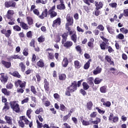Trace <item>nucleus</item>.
<instances>
[{"label":"nucleus","instance_id":"23","mask_svg":"<svg viewBox=\"0 0 128 128\" xmlns=\"http://www.w3.org/2000/svg\"><path fill=\"white\" fill-rule=\"evenodd\" d=\"M48 14L51 18H56L58 16V13L54 11H48Z\"/></svg>","mask_w":128,"mask_h":128},{"label":"nucleus","instance_id":"42","mask_svg":"<svg viewBox=\"0 0 128 128\" xmlns=\"http://www.w3.org/2000/svg\"><path fill=\"white\" fill-rule=\"evenodd\" d=\"M90 62H92V59H90L89 60L84 64V70H88L90 68Z\"/></svg>","mask_w":128,"mask_h":128},{"label":"nucleus","instance_id":"36","mask_svg":"<svg viewBox=\"0 0 128 128\" xmlns=\"http://www.w3.org/2000/svg\"><path fill=\"white\" fill-rule=\"evenodd\" d=\"M102 82V80L100 78H96L94 80V83L95 84H100V82Z\"/></svg>","mask_w":128,"mask_h":128},{"label":"nucleus","instance_id":"25","mask_svg":"<svg viewBox=\"0 0 128 128\" xmlns=\"http://www.w3.org/2000/svg\"><path fill=\"white\" fill-rule=\"evenodd\" d=\"M2 64H3V65L4 66H6V68H10L11 64L10 62H7L4 60H2Z\"/></svg>","mask_w":128,"mask_h":128},{"label":"nucleus","instance_id":"18","mask_svg":"<svg viewBox=\"0 0 128 128\" xmlns=\"http://www.w3.org/2000/svg\"><path fill=\"white\" fill-rule=\"evenodd\" d=\"M94 78L92 77L88 78L87 79V82L92 88L94 86Z\"/></svg>","mask_w":128,"mask_h":128},{"label":"nucleus","instance_id":"27","mask_svg":"<svg viewBox=\"0 0 128 128\" xmlns=\"http://www.w3.org/2000/svg\"><path fill=\"white\" fill-rule=\"evenodd\" d=\"M18 58V60H22V56L18 55H14V56H10L9 58V60H16Z\"/></svg>","mask_w":128,"mask_h":128},{"label":"nucleus","instance_id":"6","mask_svg":"<svg viewBox=\"0 0 128 128\" xmlns=\"http://www.w3.org/2000/svg\"><path fill=\"white\" fill-rule=\"evenodd\" d=\"M60 18H58L53 21L52 26L53 28H56L57 26H60Z\"/></svg>","mask_w":128,"mask_h":128},{"label":"nucleus","instance_id":"39","mask_svg":"<svg viewBox=\"0 0 128 128\" xmlns=\"http://www.w3.org/2000/svg\"><path fill=\"white\" fill-rule=\"evenodd\" d=\"M70 116H72V114L70 113H68L66 116H64L63 117V120L64 122H66L70 118Z\"/></svg>","mask_w":128,"mask_h":128},{"label":"nucleus","instance_id":"59","mask_svg":"<svg viewBox=\"0 0 128 128\" xmlns=\"http://www.w3.org/2000/svg\"><path fill=\"white\" fill-rule=\"evenodd\" d=\"M30 88L31 92H32L34 93V94H36V88H34V86H31Z\"/></svg>","mask_w":128,"mask_h":128},{"label":"nucleus","instance_id":"45","mask_svg":"<svg viewBox=\"0 0 128 128\" xmlns=\"http://www.w3.org/2000/svg\"><path fill=\"white\" fill-rule=\"evenodd\" d=\"M21 128H24V120L20 119V120L18 122Z\"/></svg>","mask_w":128,"mask_h":128},{"label":"nucleus","instance_id":"53","mask_svg":"<svg viewBox=\"0 0 128 128\" xmlns=\"http://www.w3.org/2000/svg\"><path fill=\"white\" fill-rule=\"evenodd\" d=\"M82 124L83 126H90V124L89 121H86L84 120H82Z\"/></svg>","mask_w":128,"mask_h":128},{"label":"nucleus","instance_id":"49","mask_svg":"<svg viewBox=\"0 0 128 128\" xmlns=\"http://www.w3.org/2000/svg\"><path fill=\"white\" fill-rule=\"evenodd\" d=\"M84 2L85 4H86L90 6V2L92 4V2H94V0H84Z\"/></svg>","mask_w":128,"mask_h":128},{"label":"nucleus","instance_id":"32","mask_svg":"<svg viewBox=\"0 0 128 128\" xmlns=\"http://www.w3.org/2000/svg\"><path fill=\"white\" fill-rule=\"evenodd\" d=\"M74 64L76 68H80V66H82V64L78 60L74 61Z\"/></svg>","mask_w":128,"mask_h":128},{"label":"nucleus","instance_id":"61","mask_svg":"<svg viewBox=\"0 0 128 128\" xmlns=\"http://www.w3.org/2000/svg\"><path fill=\"white\" fill-rule=\"evenodd\" d=\"M10 108V107L8 106V103L6 102L4 104V106L3 108V110H8Z\"/></svg>","mask_w":128,"mask_h":128},{"label":"nucleus","instance_id":"44","mask_svg":"<svg viewBox=\"0 0 128 128\" xmlns=\"http://www.w3.org/2000/svg\"><path fill=\"white\" fill-rule=\"evenodd\" d=\"M111 105H112V104L110 101H107L103 103V106L107 108H110V106Z\"/></svg>","mask_w":128,"mask_h":128},{"label":"nucleus","instance_id":"60","mask_svg":"<svg viewBox=\"0 0 128 128\" xmlns=\"http://www.w3.org/2000/svg\"><path fill=\"white\" fill-rule=\"evenodd\" d=\"M26 82H22V80H20V88H24L26 86Z\"/></svg>","mask_w":128,"mask_h":128},{"label":"nucleus","instance_id":"58","mask_svg":"<svg viewBox=\"0 0 128 128\" xmlns=\"http://www.w3.org/2000/svg\"><path fill=\"white\" fill-rule=\"evenodd\" d=\"M28 100H30V98H26L22 101V104H26V102H28Z\"/></svg>","mask_w":128,"mask_h":128},{"label":"nucleus","instance_id":"11","mask_svg":"<svg viewBox=\"0 0 128 128\" xmlns=\"http://www.w3.org/2000/svg\"><path fill=\"white\" fill-rule=\"evenodd\" d=\"M66 20L68 22V24H74V18L72 16H70V15L68 14L66 16Z\"/></svg>","mask_w":128,"mask_h":128},{"label":"nucleus","instance_id":"33","mask_svg":"<svg viewBox=\"0 0 128 128\" xmlns=\"http://www.w3.org/2000/svg\"><path fill=\"white\" fill-rule=\"evenodd\" d=\"M107 86H102V87H100V92H102V94H106V92L107 91Z\"/></svg>","mask_w":128,"mask_h":128},{"label":"nucleus","instance_id":"64","mask_svg":"<svg viewBox=\"0 0 128 128\" xmlns=\"http://www.w3.org/2000/svg\"><path fill=\"white\" fill-rule=\"evenodd\" d=\"M124 16H128V9L124 10Z\"/></svg>","mask_w":128,"mask_h":128},{"label":"nucleus","instance_id":"26","mask_svg":"<svg viewBox=\"0 0 128 128\" xmlns=\"http://www.w3.org/2000/svg\"><path fill=\"white\" fill-rule=\"evenodd\" d=\"M68 32L64 33V34L62 35V38H63L62 41V44H64V42H66V38H68Z\"/></svg>","mask_w":128,"mask_h":128},{"label":"nucleus","instance_id":"20","mask_svg":"<svg viewBox=\"0 0 128 128\" xmlns=\"http://www.w3.org/2000/svg\"><path fill=\"white\" fill-rule=\"evenodd\" d=\"M10 74L12 76H14L15 78H20V73L18 72L15 71L14 72H10Z\"/></svg>","mask_w":128,"mask_h":128},{"label":"nucleus","instance_id":"47","mask_svg":"<svg viewBox=\"0 0 128 128\" xmlns=\"http://www.w3.org/2000/svg\"><path fill=\"white\" fill-rule=\"evenodd\" d=\"M120 31L121 32H122V34H128V29H126V28H121L120 29Z\"/></svg>","mask_w":128,"mask_h":128},{"label":"nucleus","instance_id":"22","mask_svg":"<svg viewBox=\"0 0 128 128\" xmlns=\"http://www.w3.org/2000/svg\"><path fill=\"white\" fill-rule=\"evenodd\" d=\"M42 104L45 106H48L50 105V101L46 100V98H44L42 100Z\"/></svg>","mask_w":128,"mask_h":128},{"label":"nucleus","instance_id":"9","mask_svg":"<svg viewBox=\"0 0 128 128\" xmlns=\"http://www.w3.org/2000/svg\"><path fill=\"white\" fill-rule=\"evenodd\" d=\"M4 120L8 124H9V126H12V117L6 116L4 117Z\"/></svg>","mask_w":128,"mask_h":128},{"label":"nucleus","instance_id":"14","mask_svg":"<svg viewBox=\"0 0 128 128\" xmlns=\"http://www.w3.org/2000/svg\"><path fill=\"white\" fill-rule=\"evenodd\" d=\"M95 6H96V10H100V8H102V6H104V4L102 2H95Z\"/></svg>","mask_w":128,"mask_h":128},{"label":"nucleus","instance_id":"56","mask_svg":"<svg viewBox=\"0 0 128 128\" xmlns=\"http://www.w3.org/2000/svg\"><path fill=\"white\" fill-rule=\"evenodd\" d=\"M69 34L72 37V36L76 35V32L74 30H72L70 32Z\"/></svg>","mask_w":128,"mask_h":128},{"label":"nucleus","instance_id":"4","mask_svg":"<svg viewBox=\"0 0 128 128\" xmlns=\"http://www.w3.org/2000/svg\"><path fill=\"white\" fill-rule=\"evenodd\" d=\"M4 6L6 8H16V3L14 1L10 0L9 2H6L4 3Z\"/></svg>","mask_w":128,"mask_h":128},{"label":"nucleus","instance_id":"63","mask_svg":"<svg viewBox=\"0 0 128 128\" xmlns=\"http://www.w3.org/2000/svg\"><path fill=\"white\" fill-rule=\"evenodd\" d=\"M33 12L34 14H36V16H40V12L38 10V9H34L33 10Z\"/></svg>","mask_w":128,"mask_h":128},{"label":"nucleus","instance_id":"51","mask_svg":"<svg viewBox=\"0 0 128 128\" xmlns=\"http://www.w3.org/2000/svg\"><path fill=\"white\" fill-rule=\"evenodd\" d=\"M97 28L100 30L101 32H104V27L102 24H100L98 26Z\"/></svg>","mask_w":128,"mask_h":128},{"label":"nucleus","instance_id":"16","mask_svg":"<svg viewBox=\"0 0 128 128\" xmlns=\"http://www.w3.org/2000/svg\"><path fill=\"white\" fill-rule=\"evenodd\" d=\"M68 64V58H64L62 62V66H63V68H66Z\"/></svg>","mask_w":128,"mask_h":128},{"label":"nucleus","instance_id":"5","mask_svg":"<svg viewBox=\"0 0 128 128\" xmlns=\"http://www.w3.org/2000/svg\"><path fill=\"white\" fill-rule=\"evenodd\" d=\"M70 92H74L76 90V82H74L72 85L67 88Z\"/></svg>","mask_w":128,"mask_h":128},{"label":"nucleus","instance_id":"15","mask_svg":"<svg viewBox=\"0 0 128 128\" xmlns=\"http://www.w3.org/2000/svg\"><path fill=\"white\" fill-rule=\"evenodd\" d=\"M63 44L64 46L66 48H70L72 46V41H67L65 43H64Z\"/></svg>","mask_w":128,"mask_h":128},{"label":"nucleus","instance_id":"38","mask_svg":"<svg viewBox=\"0 0 128 128\" xmlns=\"http://www.w3.org/2000/svg\"><path fill=\"white\" fill-rule=\"evenodd\" d=\"M105 59L107 60L110 64H114V62L112 61V59L110 58V57H109L108 56H106L105 57Z\"/></svg>","mask_w":128,"mask_h":128},{"label":"nucleus","instance_id":"2","mask_svg":"<svg viewBox=\"0 0 128 128\" xmlns=\"http://www.w3.org/2000/svg\"><path fill=\"white\" fill-rule=\"evenodd\" d=\"M101 38L104 42H102L101 44H100V47L101 50H104L106 48H108V40L104 36H101Z\"/></svg>","mask_w":128,"mask_h":128},{"label":"nucleus","instance_id":"13","mask_svg":"<svg viewBox=\"0 0 128 128\" xmlns=\"http://www.w3.org/2000/svg\"><path fill=\"white\" fill-rule=\"evenodd\" d=\"M44 88L46 92H48L50 90V83L48 82L46 79L44 80Z\"/></svg>","mask_w":128,"mask_h":128},{"label":"nucleus","instance_id":"24","mask_svg":"<svg viewBox=\"0 0 128 128\" xmlns=\"http://www.w3.org/2000/svg\"><path fill=\"white\" fill-rule=\"evenodd\" d=\"M106 28L110 34H114V29L113 27L110 26V25H107L106 26Z\"/></svg>","mask_w":128,"mask_h":128},{"label":"nucleus","instance_id":"48","mask_svg":"<svg viewBox=\"0 0 128 128\" xmlns=\"http://www.w3.org/2000/svg\"><path fill=\"white\" fill-rule=\"evenodd\" d=\"M13 28L16 32H20L21 30L20 27L18 26H14Z\"/></svg>","mask_w":128,"mask_h":128},{"label":"nucleus","instance_id":"35","mask_svg":"<svg viewBox=\"0 0 128 128\" xmlns=\"http://www.w3.org/2000/svg\"><path fill=\"white\" fill-rule=\"evenodd\" d=\"M37 66L40 68H42L44 66V64L42 60H40L39 62H37Z\"/></svg>","mask_w":128,"mask_h":128},{"label":"nucleus","instance_id":"34","mask_svg":"<svg viewBox=\"0 0 128 128\" xmlns=\"http://www.w3.org/2000/svg\"><path fill=\"white\" fill-rule=\"evenodd\" d=\"M56 8L58 10H62L66 8V6H64V4H60L57 6Z\"/></svg>","mask_w":128,"mask_h":128},{"label":"nucleus","instance_id":"62","mask_svg":"<svg viewBox=\"0 0 128 128\" xmlns=\"http://www.w3.org/2000/svg\"><path fill=\"white\" fill-rule=\"evenodd\" d=\"M109 6H111V8H116L118 4L116 2L110 3L109 4Z\"/></svg>","mask_w":128,"mask_h":128},{"label":"nucleus","instance_id":"31","mask_svg":"<svg viewBox=\"0 0 128 128\" xmlns=\"http://www.w3.org/2000/svg\"><path fill=\"white\" fill-rule=\"evenodd\" d=\"M20 26L23 30H28V24H26L24 22H21Z\"/></svg>","mask_w":128,"mask_h":128},{"label":"nucleus","instance_id":"55","mask_svg":"<svg viewBox=\"0 0 128 128\" xmlns=\"http://www.w3.org/2000/svg\"><path fill=\"white\" fill-rule=\"evenodd\" d=\"M96 109L98 110V112H99V114H104V112H106L104 110L100 109L98 107H96Z\"/></svg>","mask_w":128,"mask_h":128},{"label":"nucleus","instance_id":"1","mask_svg":"<svg viewBox=\"0 0 128 128\" xmlns=\"http://www.w3.org/2000/svg\"><path fill=\"white\" fill-rule=\"evenodd\" d=\"M11 108L16 112H20V105L18 104L16 101H12L10 102Z\"/></svg>","mask_w":128,"mask_h":128},{"label":"nucleus","instance_id":"19","mask_svg":"<svg viewBox=\"0 0 128 128\" xmlns=\"http://www.w3.org/2000/svg\"><path fill=\"white\" fill-rule=\"evenodd\" d=\"M94 38H91L90 40V41L88 43V46L90 48H94Z\"/></svg>","mask_w":128,"mask_h":128},{"label":"nucleus","instance_id":"57","mask_svg":"<svg viewBox=\"0 0 128 128\" xmlns=\"http://www.w3.org/2000/svg\"><path fill=\"white\" fill-rule=\"evenodd\" d=\"M28 48H24V49L23 50L24 56H26L28 54Z\"/></svg>","mask_w":128,"mask_h":128},{"label":"nucleus","instance_id":"21","mask_svg":"<svg viewBox=\"0 0 128 128\" xmlns=\"http://www.w3.org/2000/svg\"><path fill=\"white\" fill-rule=\"evenodd\" d=\"M20 120H23V122H24L26 124H30V120H28V118H26V116H20Z\"/></svg>","mask_w":128,"mask_h":128},{"label":"nucleus","instance_id":"12","mask_svg":"<svg viewBox=\"0 0 128 128\" xmlns=\"http://www.w3.org/2000/svg\"><path fill=\"white\" fill-rule=\"evenodd\" d=\"M46 16H48V9H45L44 11L42 12V14L39 16V18H41V20H43V18H46Z\"/></svg>","mask_w":128,"mask_h":128},{"label":"nucleus","instance_id":"8","mask_svg":"<svg viewBox=\"0 0 128 128\" xmlns=\"http://www.w3.org/2000/svg\"><path fill=\"white\" fill-rule=\"evenodd\" d=\"M2 34H5V36L6 38H10V34H12V31L10 30H8L6 31V30L3 29L1 30Z\"/></svg>","mask_w":128,"mask_h":128},{"label":"nucleus","instance_id":"37","mask_svg":"<svg viewBox=\"0 0 128 128\" xmlns=\"http://www.w3.org/2000/svg\"><path fill=\"white\" fill-rule=\"evenodd\" d=\"M83 88L86 90L90 88V86L88 84V83L84 82L82 83Z\"/></svg>","mask_w":128,"mask_h":128},{"label":"nucleus","instance_id":"43","mask_svg":"<svg viewBox=\"0 0 128 128\" xmlns=\"http://www.w3.org/2000/svg\"><path fill=\"white\" fill-rule=\"evenodd\" d=\"M26 20H27L28 24L30 26H32V24H33L32 18H30V17H27Z\"/></svg>","mask_w":128,"mask_h":128},{"label":"nucleus","instance_id":"10","mask_svg":"<svg viewBox=\"0 0 128 128\" xmlns=\"http://www.w3.org/2000/svg\"><path fill=\"white\" fill-rule=\"evenodd\" d=\"M13 14H14V11L9 10L7 12L6 16L8 20H12V16Z\"/></svg>","mask_w":128,"mask_h":128},{"label":"nucleus","instance_id":"3","mask_svg":"<svg viewBox=\"0 0 128 128\" xmlns=\"http://www.w3.org/2000/svg\"><path fill=\"white\" fill-rule=\"evenodd\" d=\"M108 120L116 124L118 122V116H114V114L110 113L108 116Z\"/></svg>","mask_w":128,"mask_h":128},{"label":"nucleus","instance_id":"29","mask_svg":"<svg viewBox=\"0 0 128 128\" xmlns=\"http://www.w3.org/2000/svg\"><path fill=\"white\" fill-rule=\"evenodd\" d=\"M2 92L5 96H10V92L8 91V90L6 88H3L2 89Z\"/></svg>","mask_w":128,"mask_h":128},{"label":"nucleus","instance_id":"54","mask_svg":"<svg viewBox=\"0 0 128 128\" xmlns=\"http://www.w3.org/2000/svg\"><path fill=\"white\" fill-rule=\"evenodd\" d=\"M40 112H42V108H38L35 112V114H40Z\"/></svg>","mask_w":128,"mask_h":128},{"label":"nucleus","instance_id":"46","mask_svg":"<svg viewBox=\"0 0 128 128\" xmlns=\"http://www.w3.org/2000/svg\"><path fill=\"white\" fill-rule=\"evenodd\" d=\"M71 40L74 42V44H76V40H78V38L76 37V35L72 36H71Z\"/></svg>","mask_w":128,"mask_h":128},{"label":"nucleus","instance_id":"52","mask_svg":"<svg viewBox=\"0 0 128 128\" xmlns=\"http://www.w3.org/2000/svg\"><path fill=\"white\" fill-rule=\"evenodd\" d=\"M66 106H64V104H60V110H62V112H64V110H66Z\"/></svg>","mask_w":128,"mask_h":128},{"label":"nucleus","instance_id":"40","mask_svg":"<svg viewBox=\"0 0 128 128\" xmlns=\"http://www.w3.org/2000/svg\"><path fill=\"white\" fill-rule=\"evenodd\" d=\"M46 54H48V58L49 60H52V58H54V54H52V52H46Z\"/></svg>","mask_w":128,"mask_h":128},{"label":"nucleus","instance_id":"50","mask_svg":"<svg viewBox=\"0 0 128 128\" xmlns=\"http://www.w3.org/2000/svg\"><path fill=\"white\" fill-rule=\"evenodd\" d=\"M45 38L44 36H40L38 38V42H44Z\"/></svg>","mask_w":128,"mask_h":128},{"label":"nucleus","instance_id":"30","mask_svg":"<svg viewBox=\"0 0 128 128\" xmlns=\"http://www.w3.org/2000/svg\"><path fill=\"white\" fill-rule=\"evenodd\" d=\"M92 106H94V104H92V102H89L86 104V108L88 110H92Z\"/></svg>","mask_w":128,"mask_h":128},{"label":"nucleus","instance_id":"17","mask_svg":"<svg viewBox=\"0 0 128 128\" xmlns=\"http://www.w3.org/2000/svg\"><path fill=\"white\" fill-rule=\"evenodd\" d=\"M102 69L101 68H100V66H98L94 71L93 74L95 76L96 74H100L102 72Z\"/></svg>","mask_w":128,"mask_h":128},{"label":"nucleus","instance_id":"28","mask_svg":"<svg viewBox=\"0 0 128 128\" xmlns=\"http://www.w3.org/2000/svg\"><path fill=\"white\" fill-rule=\"evenodd\" d=\"M19 67L20 68L22 72H24V70H26V65H24V64L22 62H21L19 64Z\"/></svg>","mask_w":128,"mask_h":128},{"label":"nucleus","instance_id":"41","mask_svg":"<svg viewBox=\"0 0 128 128\" xmlns=\"http://www.w3.org/2000/svg\"><path fill=\"white\" fill-rule=\"evenodd\" d=\"M66 76L65 74H62L59 75V80H66Z\"/></svg>","mask_w":128,"mask_h":128},{"label":"nucleus","instance_id":"7","mask_svg":"<svg viewBox=\"0 0 128 128\" xmlns=\"http://www.w3.org/2000/svg\"><path fill=\"white\" fill-rule=\"evenodd\" d=\"M1 78H0V80L2 83L6 84V82H8V76L4 75V74L2 73L0 74Z\"/></svg>","mask_w":128,"mask_h":128}]
</instances>
